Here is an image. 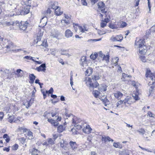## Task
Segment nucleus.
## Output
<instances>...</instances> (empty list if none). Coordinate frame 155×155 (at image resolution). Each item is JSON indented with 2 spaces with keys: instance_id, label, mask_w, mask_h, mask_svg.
Instances as JSON below:
<instances>
[{
  "instance_id": "4",
  "label": "nucleus",
  "mask_w": 155,
  "mask_h": 155,
  "mask_svg": "<svg viewBox=\"0 0 155 155\" xmlns=\"http://www.w3.org/2000/svg\"><path fill=\"white\" fill-rule=\"evenodd\" d=\"M98 7V10L99 12H101L102 13H106L105 11V5L102 2H99L97 4Z\"/></svg>"
},
{
  "instance_id": "32",
  "label": "nucleus",
  "mask_w": 155,
  "mask_h": 155,
  "mask_svg": "<svg viewBox=\"0 0 155 155\" xmlns=\"http://www.w3.org/2000/svg\"><path fill=\"white\" fill-rule=\"evenodd\" d=\"M93 93L94 97L96 98H97L99 96V94L100 93V91L97 90H95L93 91Z\"/></svg>"
},
{
  "instance_id": "14",
  "label": "nucleus",
  "mask_w": 155,
  "mask_h": 155,
  "mask_svg": "<svg viewBox=\"0 0 155 155\" xmlns=\"http://www.w3.org/2000/svg\"><path fill=\"white\" fill-rule=\"evenodd\" d=\"M59 8V6H57V8L55 9L54 12L57 15H60L63 13V12L61 11L60 8L58 9Z\"/></svg>"
},
{
  "instance_id": "30",
  "label": "nucleus",
  "mask_w": 155,
  "mask_h": 155,
  "mask_svg": "<svg viewBox=\"0 0 155 155\" xmlns=\"http://www.w3.org/2000/svg\"><path fill=\"white\" fill-rule=\"evenodd\" d=\"M145 48L143 47L142 48H139V51L140 53L144 54L147 51Z\"/></svg>"
},
{
  "instance_id": "60",
  "label": "nucleus",
  "mask_w": 155,
  "mask_h": 155,
  "mask_svg": "<svg viewBox=\"0 0 155 155\" xmlns=\"http://www.w3.org/2000/svg\"><path fill=\"white\" fill-rule=\"evenodd\" d=\"M58 61L62 65L64 64V63L63 61V60L62 59H59L58 60Z\"/></svg>"
},
{
  "instance_id": "9",
  "label": "nucleus",
  "mask_w": 155,
  "mask_h": 155,
  "mask_svg": "<svg viewBox=\"0 0 155 155\" xmlns=\"http://www.w3.org/2000/svg\"><path fill=\"white\" fill-rule=\"evenodd\" d=\"M92 129L90 127L89 125H87L83 129V132L86 134H89L91 132Z\"/></svg>"
},
{
  "instance_id": "5",
  "label": "nucleus",
  "mask_w": 155,
  "mask_h": 155,
  "mask_svg": "<svg viewBox=\"0 0 155 155\" xmlns=\"http://www.w3.org/2000/svg\"><path fill=\"white\" fill-rule=\"evenodd\" d=\"M123 39V37L121 35L116 36L115 37H112L110 40L113 42L119 41L121 42Z\"/></svg>"
},
{
  "instance_id": "45",
  "label": "nucleus",
  "mask_w": 155,
  "mask_h": 155,
  "mask_svg": "<svg viewBox=\"0 0 155 155\" xmlns=\"http://www.w3.org/2000/svg\"><path fill=\"white\" fill-rule=\"evenodd\" d=\"M53 88H52V87H51V88L48 91H46V93L48 94V93H49L50 94H52L53 93Z\"/></svg>"
},
{
  "instance_id": "23",
  "label": "nucleus",
  "mask_w": 155,
  "mask_h": 155,
  "mask_svg": "<svg viewBox=\"0 0 155 155\" xmlns=\"http://www.w3.org/2000/svg\"><path fill=\"white\" fill-rule=\"evenodd\" d=\"M98 89L99 91L101 92L105 91L107 90V87L106 85L101 86L98 88Z\"/></svg>"
},
{
  "instance_id": "24",
  "label": "nucleus",
  "mask_w": 155,
  "mask_h": 155,
  "mask_svg": "<svg viewBox=\"0 0 155 155\" xmlns=\"http://www.w3.org/2000/svg\"><path fill=\"white\" fill-rule=\"evenodd\" d=\"M65 127L62 125L59 126L57 128L58 132L59 133H61L65 130Z\"/></svg>"
},
{
  "instance_id": "50",
  "label": "nucleus",
  "mask_w": 155,
  "mask_h": 155,
  "mask_svg": "<svg viewBox=\"0 0 155 155\" xmlns=\"http://www.w3.org/2000/svg\"><path fill=\"white\" fill-rule=\"evenodd\" d=\"M4 116V113L2 112H0V120H2Z\"/></svg>"
},
{
  "instance_id": "46",
  "label": "nucleus",
  "mask_w": 155,
  "mask_h": 155,
  "mask_svg": "<svg viewBox=\"0 0 155 155\" xmlns=\"http://www.w3.org/2000/svg\"><path fill=\"white\" fill-rule=\"evenodd\" d=\"M133 97L134 99L136 101L139 100V97L137 94H133Z\"/></svg>"
},
{
  "instance_id": "31",
  "label": "nucleus",
  "mask_w": 155,
  "mask_h": 155,
  "mask_svg": "<svg viewBox=\"0 0 155 155\" xmlns=\"http://www.w3.org/2000/svg\"><path fill=\"white\" fill-rule=\"evenodd\" d=\"M27 135L28 136V138L29 140H31L32 138V133L31 131H28L27 133Z\"/></svg>"
},
{
  "instance_id": "8",
  "label": "nucleus",
  "mask_w": 155,
  "mask_h": 155,
  "mask_svg": "<svg viewBox=\"0 0 155 155\" xmlns=\"http://www.w3.org/2000/svg\"><path fill=\"white\" fill-rule=\"evenodd\" d=\"M46 64L45 63L42 64L39 67H37L36 70L38 71H45L46 70Z\"/></svg>"
},
{
  "instance_id": "11",
  "label": "nucleus",
  "mask_w": 155,
  "mask_h": 155,
  "mask_svg": "<svg viewBox=\"0 0 155 155\" xmlns=\"http://www.w3.org/2000/svg\"><path fill=\"white\" fill-rule=\"evenodd\" d=\"M124 104L126 106H128L132 103L131 101L128 97L125 98L124 100Z\"/></svg>"
},
{
  "instance_id": "59",
  "label": "nucleus",
  "mask_w": 155,
  "mask_h": 155,
  "mask_svg": "<svg viewBox=\"0 0 155 155\" xmlns=\"http://www.w3.org/2000/svg\"><path fill=\"white\" fill-rule=\"evenodd\" d=\"M24 58L26 59L27 60H30V59L31 58H32V57H31V56H25Z\"/></svg>"
},
{
  "instance_id": "51",
  "label": "nucleus",
  "mask_w": 155,
  "mask_h": 155,
  "mask_svg": "<svg viewBox=\"0 0 155 155\" xmlns=\"http://www.w3.org/2000/svg\"><path fill=\"white\" fill-rule=\"evenodd\" d=\"M20 140L22 143L23 144L25 143L26 139L24 137H21L20 138Z\"/></svg>"
},
{
  "instance_id": "35",
  "label": "nucleus",
  "mask_w": 155,
  "mask_h": 155,
  "mask_svg": "<svg viewBox=\"0 0 155 155\" xmlns=\"http://www.w3.org/2000/svg\"><path fill=\"white\" fill-rule=\"evenodd\" d=\"M108 26L111 29H117V27L115 25L111 23H110Z\"/></svg>"
},
{
  "instance_id": "47",
  "label": "nucleus",
  "mask_w": 155,
  "mask_h": 155,
  "mask_svg": "<svg viewBox=\"0 0 155 155\" xmlns=\"http://www.w3.org/2000/svg\"><path fill=\"white\" fill-rule=\"evenodd\" d=\"M74 126L76 127V129L78 130L81 129L82 128V127L81 125L79 124H75Z\"/></svg>"
},
{
  "instance_id": "25",
  "label": "nucleus",
  "mask_w": 155,
  "mask_h": 155,
  "mask_svg": "<svg viewBox=\"0 0 155 155\" xmlns=\"http://www.w3.org/2000/svg\"><path fill=\"white\" fill-rule=\"evenodd\" d=\"M16 21L15 22L13 21H11L9 22H8L6 23H5V24H3V25L4 26L5 25L7 26H9L10 25H16Z\"/></svg>"
},
{
  "instance_id": "43",
  "label": "nucleus",
  "mask_w": 155,
  "mask_h": 155,
  "mask_svg": "<svg viewBox=\"0 0 155 155\" xmlns=\"http://www.w3.org/2000/svg\"><path fill=\"white\" fill-rule=\"evenodd\" d=\"M140 58L141 61L142 62H145L146 61V58L144 56L142 55V56H141L140 57Z\"/></svg>"
},
{
  "instance_id": "26",
  "label": "nucleus",
  "mask_w": 155,
  "mask_h": 155,
  "mask_svg": "<svg viewBox=\"0 0 155 155\" xmlns=\"http://www.w3.org/2000/svg\"><path fill=\"white\" fill-rule=\"evenodd\" d=\"M29 76L30 80L31 81V83H34L36 77L35 76L34 74H30Z\"/></svg>"
},
{
  "instance_id": "63",
  "label": "nucleus",
  "mask_w": 155,
  "mask_h": 155,
  "mask_svg": "<svg viewBox=\"0 0 155 155\" xmlns=\"http://www.w3.org/2000/svg\"><path fill=\"white\" fill-rule=\"evenodd\" d=\"M126 78L124 77V76L123 75L122 78H121V79L122 81H127L129 80V79H127V80Z\"/></svg>"
},
{
  "instance_id": "3",
  "label": "nucleus",
  "mask_w": 155,
  "mask_h": 155,
  "mask_svg": "<svg viewBox=\"0 0 155 155\" xmlns=\"http://www.w3.org/2000/svg\"><path fill=\"white\" fill-rule=\"evenodd\" d=\"M144 43L145 41L143 39H139L137 38L135 45L137 46V47L139 48H142L143 47L146 48V47L144 45Z\"/></svg>"
},
{
  "instance_id": "1",
  "label": "nucleus",
  "mask_w": 155,
  "mask_h": 155,
  "mask_svg": "<svg viewBox=\"0 0 155 155\" xmlns=\"http://www.w3.org/2000/svg\"><path fill=\"white\" fill-rule=\"evenodd\" d=\"M21 4L23 5H26V6L22 7V9L19 10L18 9V12H16V15H24L28 14L29 12V5L28 2H25V0H23L21 2Z\"/></svg>"
},
{
  "instance_id": "37",
  "label": "nucleus",
  "mask_w": 155,
  "mask_h": 155,
  "mask_svg": "<svg viewBox=\"0 0 155 155\" xmlns=\"http://www.w3.org/2000/svg\"><path fill=\"white\" fill-rule=\"evenodd\" d=\"M86 80H87V81L86 82H87V83H91L92 80L90 78H87L86 77L84 78V80L83 81H85Z\"/></svg>"
},
{
  "instance_id": "57",
  "label": "nucleus",
  "mask_w": 155,
  "mask_h": 155,
  "mask_svg": "<svg viewBox=\"0 0 155 155\" xmlns=\"http://www.w3.org/2000/svg\"><path fill=\"white\" fill-rule=\"evenodd\" d=\"M127 24L124 22H122V23L121 25V27L124 28L127 25Z\"/></svg>"
},
{
  "instance_id": "19",
  "label": "nucleus",
  "mask_w": 155,
  "mask_h": 155,
  "mask_svg": "<svg viewBox=\"0 0 155 155\" xmlns=\"http://www.w3.org/2000/svg\"><path fill=\"white\" fill-rule=\"evenodd\" d=\"M155 74H154L153 76H151L150 75L151 74L150 71V70H147V71L146 73V76L147 77H150V79L151 80L150 81H149V83L150 81H151V82H152V79H151L150 78L151 77H153Z\"/></svg>"
},
{
  "instance_id": "41",
  "label": "nucleus",
  "mask_w": 155,
  "mask_h": 155,
  "mask_svg": "<svg viewBox=\"0 0 155 155\" xmlns=\"http://www.w3.org/2000/svg\"><path fill=\"white\" fill-rule=\"evenodd\" d=\"M120 155H129V154L127 151L125 150L123 151Z\"/></svg>"
},
{
  "instance_id": "40",
  "label": "nucleus",
  "mask_w": 155,
  "mask_h": 155,
  "mask_svg": "<svg viewBox=\"0 0 155 155\" xmlns=\"http://www.w3.org/2000/svg\"><path fill=\"white\" fill-rule=\"evenodd\" d=\"M97 56L98 54H91L90 55V58L91 59L94 60L97 57Z\"/></svg>"
},
{
  "instance_id": "38",
  "label": "nucleus",
  "mask_w": 155,
  "mask_h": 155,
  "mask_svg": "<svg viewBox=\"0 0 155 155\" xmlns=\"http://www.w3.org/2000/svg\"><path fill=\"white\" fill-rule=\"evenodd\" d=\"M155 32V25H153L152 26L150 29V30L148 31V32L149 33H150L151 32Z\"/></svg>"
},
{
  "instance_id": "29",
  "label": "nucleus",
  "mask_w": 155,
  "mask_h": 155,
  "mask_svg": "<svg viewBox=\"0 0 155 155\" xmlns=\"http://www.w3.org/2000/svg\"><path fill=\"white\" fill-rule=\"evenodd\" d=\"M57 2L52 3L50 5V6L51 8L54 9H55V8H56L58 6H57L56 5L57 4Z\"/></svg>"
},
{
  "instance_id": "16",
  "label": "nucleus",
  "mask_w": 155,
  "mask_h": 155,
  "mask_svg": "<svg viewBox=\"0 0 155 155\" xmlns=\"http://www.w3.org/2000/svg\"><path fill=\"white\" fill-rule=\"evenodd\" d=\"M69 144L73 149L77 148V144L75 142L70 141Z\"/></svg>"
},
{
  "instance_id": "62",
  "label": "nucleus",
  "mask_w": 155,
  "mask_h": 155,
  "mask_svg": "<svg viewBox=\"0 0 155 155\" xmlns=\"http://www.w3.org/2000/svg\"><path fill=\"white\" fill-rule=\"evenodd\" d=\"M113 145L114 147L117 148L119 146V143L114 142L113 143Z\"/></svg>"
},
{
  "instance_id": "15",
  "label": "nucleus",
  "mask_w": 155,
  "mask_h": 155,
  "mask_svg": "<svg viewBox=\"0 0 155 155\" xmlns=\"http://www.w3.org/2000/svg\"><path fill=\"white\" fill-rule=\"evenodd\" d=\"M62 24L64 23L66 25H68L72 22V20L71 19L62 20L61 21Z\"/></svg>"
},
{
  "instance_id": "34",
  "label": "nucleus",
  "mask_w": 155,
  "mask_h": 155,
  "mask_svg": "<svg viewBox=\"0 0 155 155\" xmlns=\"http://www.w3.org/2000/svg\"><path fill=\"white\" fill-rule=\"evenodd\" d=\"M109 139H110V137H102L101 140L102 141H104L105 143H106L107 141H109Z\"/></svg>"
},
{
  "instance_id": "2",
  "label": "nucleus",
  "mask_w": 155,
  "mask_h": 155,
  "mask_svg": "<svg viewBox=\"0 0 155 155\" xmlns=\"http://www.w3.org/2000/svg\"><path fill=\"white\" fill-rule=\"evenodd\" d=\"M16 26H18L20 29L23 31L26 29L28 24V23L27 21H22L20 23L18 21H16Z\"/></svg>"
},
{
  "instance_id": "52",
  "label": "nucleus",
  "mask_w": 155,
  "mask_h": 155,
  "mask_svg": "<svg viewBox=\"0 0 155 155\" xmlns=\"http://www.w3.org/2000/svg\"><path fill=\"white\" fill-rule=\"evenodd\" d=\"M87 62H85V63L84 62H80V64L83 67H84V66H87Z\"/></svg>"
},
{
  "instance_id": "58",
  "label": "nucleus",
  "mask_w": 155,
  "mask_h": 155,
  "mask_svg": "<svg viewBox=\"0 0 155 155\" xmlns=\"http://www.w3.org/2000/svg\"><path fill=\"white\" fill-rule=\"evenodd\" d=\"M59 123L58 121L55 122V121H54L53 124H52L54 126L56 127L58 125Z\"/></svg>"
},
{
  "instance_id": "64",
  "label": "nucleus",
  "mask_w": 155,
  "mask_h": 155,
  "mask_svg": "<svg viewBox=\"0 0 155 155\" xmlns=\"http://www.w3.org/2000/svg\"><path fill=\"white\" fill-rule=\"evenodd\" d=\"M104 55L102 53L101 51H100L99 52V56L100 57L102 58Z\"/></svg>"
},
{
  "instance_id": "22",
  "label": "nucleus",
  "mask_w": 155,
  "mask_h": 155,
  "mask_svg": "<svg viewBox=\"0 0 155 155\" xmlns=\"http://www.w3.org/2000/svg\"><path fill=\"white\" fill-rule=\"evenodd\" d=\"M93 71V69L90 68H88L85 71V75L86 76H89L91 74Z\"/></svg>"
},
{
  "instance_id": "21",
  "label": "nucleus",
  "mask_w": 155,
  "mask_h": 155,
  "mask_svg": "<svg viewBox=\"0 0 155 155\" xmlns=\"http://www.w3.org/2000/svg\"><path fill=\"white\" fill-rule=\"evenodd\" d=\"M42 35L43 34L42 33L40 32L39 34V33H38L37 37V41H36V43H38V42H39L41 41Z\"/></svg>"
},
{
  "instance_id": "12",
  "label": "nucleus",
  "mask_w": 155,
  "mask_h": 155,
  "mask_svg": "<svg viewBox=\"0 0 155 155\" xmlns=\"http://www.w3.org/2000/svg\"><path fill=\"white\" fill-rule=\"evenodd\" d=\"M114 96L115 98L118 99H120L123 96L122 93L120 91H117L114 93Z\"/></svg>"
},
{
  "instance_id": "54",
  "label": "nucleus",
  "mask_w": 155,
  "mask_h": 155,
  "mask_svg": "<svg viewBox=\"0 0 155 155\" xmlns=\"http://www.w3.org/2000/svg\"><path fill=\"white\" fill-rule=\"evenodd\" d=\"M92 135H89L88 136L87 138V140H88L89 142H91V140H92Z\"/></svg>"
},
{
  "instance_id": "42",
  "label": "nucleus",
  "mask_w": 155,
  "mask_h": 155,
  "mask_svg": "<svg viewBox=\"0 0 155 155\" xmlns=\"http://www.w3.org/2000/svg\"><path fill=\"white\" fill-rule=\"evenodd\" d=\"M86 57L85 56H83L81 58V59L80 60V62H84V63H85V62H87V61H86Z\"/></svg>"
},
{
  "instance_id": "44",
  "label": "nucleus",
  "mask_w": 155,
  "mask_h": 155,
  "mask_svg": "<svg viewBox=\"0 0 155 155\" xmlns=\"http://www.w3.org/2000/svg\"><path fill=\"white\" fill-rule=\"evenodd\" d=\"M5 4V2L3 1L2 0H0V6H2V5H4ZM2 12V9L0 8V14Z\"/></svg>"
},
{
  "instance_id": "6",
  "label": "nucleus",
  "mask_w": 155,
  "mask_h": 155,
  "mask_svg": "<svg viewBox=\"0 0 155 155\" xmlns=\"http://www.w3.org/2000/svg\"><path fill=\"white\" fill-rule=\"evenodd\" d=\"M86 84L87 86L89 87L90 89L92 88V89L97 87L99 85V84L96 81H95L94 83H87V82H86Z\"/></svg>"
},
{
  "instance_id": "61",
  "label": "nucleus",
  "mask_w": 155,
  "mask_h": 155,
  "mask_svg": "<svg viewBox=\"0 0 155 155\" xmlns=\"http://www.w3.org/2000/svg\"><path fill=\"white\" fill-rule=\"evenodd\" d=\"M48 121L51 123L52 124H53L54 120L52 119H48Z\"/></svg>"
},
{
  "instance_id": "39",
  "label": "nucleus",
  "mask_w": 155,
  "mask_h": 155,
  "mask_svg": "<svg viewBox=\"0 0 155 155\" xmlns=\"http://www.w3.org/2000/svg\"><path fill=\"white\" fill-rule=\"evenodd\" d=\"M31 155L33 154H37L38 152V151L37 149H36L35 148H33L31 150Z\"/></svg>"
},
{
  "instance_id": "36",
  "label": "nucleus",
  "mask_w": 155,
  "mask_h": 155,
  "mask_svg": "<svg viewBox=\"0 0 155 155\" xmlns=\"http://www.w3.org/2000/svg\"><path fill=\"white\" fill-rule=\"evenodd\" d=\"M137 131L142 135L144 134L145 133V131L143 128H141L137 130Z\"/></svg>"
},
{
  "instance_id": "28",
  "label": "nucleus",
  "mask_w": 155,
  "mask_h": 155,
  "mask_svg": "<svg viewBox=\"0 0 155 155\" xmlns=\"http://www.w3.org/2000/svg\"><path fill=\"white\" fill-rule=\"evenodd\" d=\"M109 57L110 56L109 55H104L102 58V60L105 61L106 63H108L109 61Z\"/></svg>"
},
{
  "instance_id": "7",
  "label": "nucleus",
  "mask_w": 155,
  "mask_h": 155,
  "mask_svg": "<svg viewBox=\"0 0 155 155\" xmlns=\"http://www.w3.org/2000/svg\"><path fill=\"white\" fill-rule=\"evenodd\" d=\"M8 6L9 8L14 10L16 13L17 12H18V10H17V5L15 3L11 2V3H9Z\"/></svg>"
},
{
  "instance_id": "48",
  "label": "nucleus",
  "mask_w": 155,
  "mask_h": 155,
  "mask_svg": "<svg viewBox=\"0 0 155 155\" xmlns=\"http://www.w3.org/2000/svg\"><path fill=\"white\" fill-rule=\"evenodd\" d=\"M148 115L151 117H154L155 116V115L154 114H153L150 111H149L148 113Z\"/></svg>"
},
{
  "instance_id": "27",
  "label": "nucleus",
  "mask_w": 155,
  "mask_h": 155,
  "mask_svg": "<svg viewBox=\"0 0 155 155\" xmlns=\"http://www.w3.org/2000/svg\"><path fill=\"white\" fill-rule=\"evenodd\" d=\"M51 10L49 8H48L46 11H45L42 12V14H44V15L46 16L48 14H50L51 13Z\"/></svg>"
},
{
  "instance_id": "49",
  "label": "nucleus",
  "mask_w": 155,
  "mask_h": 155,
  "mask_svg": "<svg viewBox=\"0 0 155 155\" xmlns=\"http://www.w3.org/2000/svg\"><path fill=\"white\" fill-rule=\"evenodd\" d=\"M48 144H52L54 143V141L51 138H50L48 140Z\"/></svg>"
},
{
  "instance_id": "20",
  "label": "nucleus",
  "mask_w": 155,
  "mask_h": 155,
  "mask_svg": "<svg viewBox=\"0 0 155 155\" xmlns=\"http://www.w3.org/2000/svg\"><path fill=\"white\" fill-rule=\"evenodd\" d=\"M68 51V50L61 49V50L60 52H61V55H66L69 57L70 56V55L68 53H66V52Z\"/></svg>"
},
{
  "instance_id": "33",
  "label": "nucleus",
  "mask_w": 155,
  "mask_h": 155,
  "mask_svg": "<svg viewBox=\"0 0 155 155\" xmlns=\"http://www.w3.org/2000/svg\"><path fill=\"white\" fill-rule=\"evenodd\" d=\"M41 42V44H39L38 45V46H39L42 45L45 47H47L48 46V44L46 41H44Z\"/></svg>"
},
{
  "instance_id": "18",
  "label": "nucleus",
  "mask_w": 155,
  "mask_h": 155,
  "mask_svg": "<svg viewBox=\"0 0 155 155\" xmlns=\"http://www.w3.org/2000/svg\"><path fill=\"white\" fill-rule=\"evenodd\" d=\"M41 23H42L43 24L45 25L47 22V18L46 15H44L41 19Z\"/></svg>"
},
{
  "instance_id": "55",
  "label": "nucleus",
  "mask_w": 155,
  "mask_h": 155,
  "mask_svg": "<svg viewBox=\"0 0 155 155\" xmlns=\"http://www.w3.org/2000/svg\"><path fill=\"white\" fill-rule=\"evenodd\" d=\"M107 25V23L105 22H102L101 23V26L102 28H104Z\"/></svg>"
},
{
  "instance_id": "10",
  "label": "nucleus",
  "mask_w": 155,
  "mask_h": 155,
  "mask_svg": "<svg viewBox=\"0 0 155 155\" xmlns=\"http://www.w3.org/2000/svg\"><path fill=\"white\" fill-rule=\"evenodd\" d=\"M73 35L72 32L69 29H67L65 32V36L67 38L72 37Z\"/></svg>"
},
{
  "instance_id": "13",
  "label": "nucleus",
  "mask_w": 155,
  "mask_h": 155,
  "mask_svg": "<svg viewBox=\"0 0 155 155\" xmlns=\"http://www.w3.org/2000/svg\"><path fill=\"white\" fill-rule=\"evenodd\" d=\"M101 75H100L99 73H97L92 76V79L93 80L97 81L100 79Z\"/></svg>"
},
{
  "instance_id": "53",
  "label": "nucleus",
  "mask_w": 155,
  "mask_h": 155,
  "mask_svg": "<svg viewBox=\"0 0 155 155\" xmlns=\"http://www.w3.org/2000/svg\"><path fill=\"white\" fill-rule=\"evenodd\" d=\"M81 3L84 5L86 6L87 5V3L85 0H81Z\"/></svg>"
},
{
  "instance_id": "17",
  "label": "nucleus",
  "mask_w": 155,
  "mask_h": 155,
  "mask_svg": "<svg viewBox=\"0 0 155 155\" xmlns=\"http://www.w3.org/2000/svg\"><path fill=\"white\" fill-rule=\"evenodd\" d=\"M8 121L10 123H12L13 121L15 122V120L14 121V119L15 117L13 115H10L9 114L8 115Z\"/></svg>"
},
{
  "instance_id": "56",
  "label": "nucleus",
  "mask_w": 155,
  "mask_h": 155,
  "mask_svg": "<svg viewBox=\"0 0 155 155\" xmlns=\"http://www.w3.org/2000/svg\"><path fill=\"white\" fill-rule=\"evenodd\" d=\"M58 137V134H53V138L55 140Z\"/></svg>"
}]
</instances>
